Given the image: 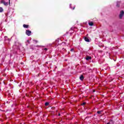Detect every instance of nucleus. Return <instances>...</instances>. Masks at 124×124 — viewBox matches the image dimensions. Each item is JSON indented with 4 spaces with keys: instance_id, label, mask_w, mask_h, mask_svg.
Wrapping results in <instances>:
<instances>
[{
    "instance_id": "obj_1",
    "label": "nucleus",
    "mask_w": 124,
    "mask_h": 124,
    "mask_svg": "<svg viewBox=\"0 0 124 124\" xmlns=\"http://www.w3.org/2000/svg\"><path fill=\"white\" fill-rule=\"evenodd\" d=\"M124 11L123 10H122L120 12V14L119 15V18L120 19H123V16H124Z\"/></svg>"
},
{
    "instance_id": "obj_2",
    "label": "nucleus",
    "mask_w": 124,
    "mask_h": 124,
    "mask_svg": "<svg viewBox=\"0 0 124 124\" xmlns=\"http://www.w3.org/2000/svg\"><path fill=\"white\" fill-rule=\"evenodd\" d=\"M26 34H27V35H28V36H30V35L31 34V31L30 30H26Z\"/></svg>"
},
{
    "instance_id": "obj_3",
    "label": "nucleus",
    "mask_w": 124,
    "mask_h": 124,
    "mask_svg": "<svg viewBox=\"0 0 124 124\" xmlns=\"http://www.w3.org/2000/svg\"><path fill=\"white\" fill-rule=\"evenodd\" d=\"M0 3H3L4 5H5L7 6V5H8V2H5L4 0H1L0 1Z\"/></svg>"
},
{
    "instance_id": "obj_4",
    "label": "nucleus",
    "mask_w": 124,
    "mask_h": 124,
    "mask_svg": "<svg viewBox=\"0 0 124 124\" xmlns=\"http://www.w3.org/2000/svg\"><path fill=\"white\" fill-rule=\"evenodd\" d=\"M79 79L80 80H81V81H83V80L85 79V77H84V76H83V75H81L79 77Z\"/></svg>"
},
{
    "instance_id": "obj_5",
    "label": "nucleus",
    "mask_w": 124,
    "mask_h": 124,
    "mask_svg": "<svg viewBox=\"0 0 124 124\" xmlns=\"http://www.w3.org/2000/svg\"><path fill=\"white\" fill-rule=\"evenodd\" d=\"M120 4H121V2L117 1V3H116L117 7H118V8L120 7Z\"/></svg>"
},
{
    "instance_id": "obj_6",
    "label": "nucleus",
    "mask_w": 124,
    "mask_h": 124,
    "mask_svg": "<svg viewBox=\"0 0 124 124\" xmlns=\"http://www.w3.org/2000/svg\"><path fill=\"white\" fill-rule=\"evenodd\" d=\"M86 60L87 61H90V60H92V57H91V56H87L86 58Z\"/></svg>"
},
{
    "instance_id": "obj_7",
    "label": "nucleus",
    "mask_w": 124,
    "mask_h": 124,
    "mask_svg": "<svg viewBox=\"0 0 124 124\" xmlns=\"http://www.w3.org/2000/svg\"><path fill=\"white\" fill-rule=\"evenodd\" d=\"M84 40L85 41H86V42H90V39L87 37H85Z\"/></svg>"
},
{
    "instance_id": "obj_8",
    "label": "nucleus",
    "mask_w": 124,
    "mask_h": 124,
    "mask_svg": "<svg viewBox=\"0 0 124 124\" xmlns=\"http://www.w3.org/2000/svg\"><path fill=\"white\" fill-rule=\"evenodd\" d=\"M23 26V27L25 28V29H28V28H29V25L24 24Z\"/></svg>"
},
{
    "instance_id": "obj_9",
    "label": "nucleus",
    "mask_w": 124,
    "mask_h": 124,
    "mask_svg": "<svg viewBox=\"0 0 124 124\" xmlns=\"http://www.w3.org/2000/svg\"><path fill=\"white\" fill-rule=\"evenodd\" d=\"M89 26H93V22H91L89 23Z\"/></svg>"
},
{
    "instance_id": "obj_10",
    "label": "nucleus",
    "mask_w": 124,
    "mask_h": 124,
    "mask_svg": "<svg viewBox=\"0 0 124 124\" xmlns=\"http://www.w3.org/2000/svg\"><path fill=\"white\" fill-rule=\"evenodd\" d=\"M3 12V9H2V7H0V12Z\"/></svg>"
},
{
    "instance_id": "obj_11",
    "label": "nucleus",
    "mask_w": 124,
    "mask_h": 124,
    "mask_svg": "<svg viewBox=\"0 0 124 124\" xmlns=\"http://www.w3.org/2000/svg\"><path fill=\"white\" fill-rule=\"evenodd\" d=\"M45 106H48V105H49V102H46L45 104Z\"/></svg>"
},
{
    "instance_id": "obj_12",
    "label": "nucleus",
    "mask_w": 124,
    "mask_h": 124,
    "mask_svg": "<svg viewBox=\"0 0 124 124\" xmlns=\"http://www.w3.org/2000/svg\"><path fill=\"white\" fill-rule=\"evenodd\" d=\"M110 124H114V122L112 120H110Z\"/></svg>"
},
{
    "instance_id": "obj_13",
    "label": "nucleus",
    "mask_w": 124,
    "mask_h": 124,
    "mask_svg": "<svg viewBox=\"0 0 124 124\" xmlns=\"http://www.w3.org/2000/svg\"><path fill=\"white\" fill-rule=\"evenodd\" d=\"M101 113V111H99V110H98V111H97V114H100Z\"/></svg>"
},
{
    "instance_id": "obj_14",
    "label": "nucleus",
    "mask_w": 124,
    "mask_h": 124,
    "mask_svg": "<svg viewBox=\"0 0 124 124\" xmlns=\"http://www.w3.org/2000/svg\"><path fill=\"white\" fill-rule=\"evenodd\" d=\"M85 104H86V102H83V103L81 104V105H85Z\"/></svg>"
},
{
    "instance_id": "obj_15",
    "label": "nucleus",
    "mask_w": 124,
    "mask_h": 124,
    "mask_svg": "<svg viewBox=\"0 0 124 124\" xmlns=\"http://www.w3.org/2000/svg\"><path fill=\"white\" fill-rule=\"evenodd\" d=\"M34 41H35V42H36V43H38V41H37V40H35Z\"/></svg>"
},
{
    "instance_id": "obj_16",
    "label": "nucleus",
    "mask_w": 124,
    "mask_h": 124,
    "mask_svg": "<svg viewBox=\"0 0 124 124\" xmlns=\"http://www.w3.org/2000/svg\"><path fill=\"white\" fill-rule=\"evenodd\" d=\"M44 50H45V51H47V50H48V49L45 48L44 49Z\"/></svg>"
},
{
    "instance_id": "obj_17",
    "label": "nucleus",
    "mask_w": 124,
    "mask_h": 124,
    "mask_svg": "<svg viewBox=\"0 0 124 124\" xmlns=\"http://www.w3.org/2000/svg\"><path fill=\"white\" fill-rule=\"evenodd\" d=\"M75 9V6H74L73 8V10H74Z\"/></svg>"
},
{
    "instance_id": "obj_18",
    "label": "nucleus",
    "mask_w": 124,
    "mask_h": 124,
    "mask_svg": "<svg viewBox=\"0 0 124 124\" xmlns=\"http://www.w3.org/2000/svg\"><path fill=\"white\" fill-rule=\"evenodd\" d=\"M9 4H10V0H9Z\"/></svg>"
},
{
    "instance_id": "obj_19",
    "label": "nucleus",
    "mask_w": 124,
    "mask_h": 124,
    "mask_svg": "<svg viewBox=\"0 0 124 124\" xmlns=\"http://www.w3.org/2000/svg\"><path fill=\"white\" fill-rule=\"evenodd\" d=\"M58 116H61V113H59Z\"/></svg>"
},
{
    "instance_id": "obj_20",
    "label": "nucleus",
    "mask_w": 124,
    "mask_h": 124,
    "mask_svg": "<svg viewBox=\"0 0 124 124\" xmlns=\"http://www.w3.org/2000/svg\"><path fill=\"white\" fill-rule=\"evenodd\" d=\"M55 107H53L52 108V109H55Z\"/></svg>"
},
{
    "instance_id": "obj_21",
    "label": "nucleus",
    "mask_w": 124,
    "mask_h": 124,
    "mask_svg": "<svg viewBox=\"0 0 124 124\" xmlns=\"http://www.w3.org/2000/svg\"><path fill=\"white\" fill-rule=\"evenodd\" d=\"M27 42H30V41H29V40H27Z\"/></svg>"
},
{
    "instance_id": "obj_22",
    "label": "nucleus",
    "mask_w": 124,
    "mask_h": 124,
    "mask_svg": "<svg viewBox=\"0 0 124 124\" xmlns=\"http://www.w3.org/2000/svg\"><path fill=\"white\" fill-rule=\"evenodd\" d=\"M73 49H71V51H73Z\"/></svg>"
}]
</instances>
